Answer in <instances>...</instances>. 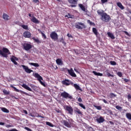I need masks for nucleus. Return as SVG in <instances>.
I'll return each instance as SVG.
<instances>
[{
	"mask_svg": "<svg viewBox=\"0 0 131 131\" xmlns=\"http://www.w3.org/2000/svg\"><path fill=\"white\" fill-rule=\"evenodd\" d=\"M33 76L36 78H37V80L40 82V83L41 84V85H43V86H45V87L46 86V83H45V82H43L41 81V80H42V77H41L40 75H39V74H38V73H35L34 75H33Z\"/></svg>",
	"mask_w": 131,
	"mask_h": 131,
	"instance_id": "20e7f679",
	"label": "nucleus"
},
{
	"mask_svg": "<svg viewBox=\"0 0 131 131\" xmlns=\"http://www.w3.org/2000/svg\"><path fill=\"white\" fill-rule=\"evenodd\" d=\"M72 122H73V120H72V119H68L67 121L62 120V123H63V125L69 128H70L71 126H72Z\"/></svg>",
	"mask_w": 131,
	"mask_h": 131,
	"instance_id": "7ed1b4c3",
	"label": "nucleus"
},
{
	"mask_svg": "<svg viewBox=\"0 0 131 131\" xmlns=\"http://www.w3.org/2000/svg\"><path fill=\"white\" fill-rule=\"evenodd\" d=\"M69 4L71 5H77V3L78 2V0H68Z\"/></svg>",
	"mask_w": 131,
	"mask_h": 131,
	"instance_id": "412c9836",
	"label": "nucleus"
},
{
	"mask_svg": "<svg viewBox=\"0 0 131 131\" xmlns=\"http://www.w3.org/2000/svg\"><path fill=\"white\" fill-rule=\"evenodd\" d=\"M107 35L108 37H111L112 39H114L115 38L114 35H113V34H112L111 32H107Z\"/></svg>",
	"mask_w": 131,
	"mask_h": 131,
	"instance_id": "393cba45",
	"label": "nucleus"
},
{
	"mask_svg": "<svg viewBox=\"0 0 131 131\" xmlns=\"http://www.w3.org/2000/svg\"><path fill=\"white\" fill-rule=\"evenodd\" d=\"M31 21L33 22V23H35V24H39V20L36 18L34 16H32V18L31 19Z\"/></svg>",
	"mask_w": 131,
	"mask_h": 131,
	"instance_id": "4468645a",
	"label": "nucleus"
},
{
	"mask_svg": "<svg viewBox=\"0 0 131 131\" xmlns=\"http://www.w3.org/2000/svg\"><path fill=\"white\" fill-rule=\"evenodd\" d=\"M3 18L6 21H9V20H10V16L5 13L3 14Z\"/></svg>",
	"mask_w": 131,
	"mask_h": 131,
	"instance_id": "a211bd4d",
	"label": "nucleus"
},
{
	"mask_svg": "<svg viewBox=\"0 0 131 131\" xmlns=\"http://www.w3.org/2000/svg\"><path fill=\"white\" fill-rule=\"evenodd\" d=\"M11 88H12L15 91V92H17V93H19L20 90L16 88V87L14 86L13 85H10Z\"/></svg>",
	"mask_w": 131,
	"mask_h": 131,
	"instance_id": "473e14b6",
	"label": "nucleus"
},
{
	"mask_svg": "<svg viewBox=\"0 0 131 131\" xmlns=\"http://www.w3.org/2000/svg\"><path fill=\"white\" fill-rule=\"evenodd\" d=\"M24 36L26 38H30L31 37V33L28 31H26L24 33Z\"/></svg>",
	"mask_w": 131,
	"mask_h": 131,
	"instance_id": "ddd939ff",
	"label": "nucleus"
},
{
	"mask_svg": "<svg viewBox=\"0 0 131 131\" xmlns=\"http://www.w3.org/2000/svg\"><path fill=\"white\" fill-rule=\"evenodd\" d=\"M74 71H75L76 72H77V69H74Z\"/></svg>",
	"mask_w": 131,
	"mask_h": 131,
	"instance_id": "774afa93",
	"label": "nucleus"
},
{
	"mask_svg": "<svg viewBox=\"0 0 131 131\" xmlns=\"http://www.w3.org/2000/svg\"><path fill=\"white\" fill-rule=\"evenodd\" d=\"M65 17H68V18H71L72 19V18H73L74 16L73 15H70V13H69L68 15H66Z\"/></svg>",
	"mask_w": 131,
	"mask_h": 131,
	"instance_id": "a18cd8bd",
	"label": "nucleus"
},
{
	"mask_svg": "<svg viewBox=\"0 0 131 131\" xmlns=\"http://www.w3.org/2000/svg\"><path fill=\"white\" fill-rule=\"evenodd\" d=\"M40 33H41L42 36L43 37H44V39H47V36L46 35V34H45V33H42L41 31H40Z\"/></svg>",
	"mask_w": 131,
	"mask_h": 131,
	"instance_id": "79ce46f5",
	"label": "nucleus"
},
{
	"mask_svg": "<svg viewBox=\"0 0 131 131\" xmlns=\"http://www.w3.org/2000/svg\"><path fill=\"white\" fill-rule=\"evenodd\" d=\"M38 117H41V118H45V117H42L40 115H38Z\"/></svg>",
	"mask_w": 131,
	"mask_h": 131,
	"instance_id": "69168bd1",
	"label": "nucleus"
},
{
	"mask_svg": "<svg viewBox=\"0 0 131 131\" xmlns=\"http://www.w3.org/2000/svg\"><path fill=\"white\" fill-rule=\"evenodd\" d=\"M0 125H5V123L0 122Z\"/></svg>",
	"mask_w": 131,
	"mask_h": 131,
	"instance_id": "680f3d73",
	"label": "nucleus"
},
{
	"mask_svg": "<svg viewBox=\"0 0 131 131\" xmlns=\"http://www.w3.org/2000/svg\"><path fill=\"white\" fill-rule=\"evenodd\" d=\"M98 15L101 16V19L103 22H109L111 20L110 15H108L106 12H104L103 10H98L97 11Z\"/></svg>",
	"mask_w": 131,
	"mask_h": 131,
	"instance_id": "f257e3e1",
	"label": "nucleus"
},
{
	"mask_svg": "<svg viewBox=\"0 0 131 131\" xmlns=\"http://www.w3.org/2000/svg\"><path fill=\"white\" fill-rule=\"evenodd\" d=\"M126 117L128 119V120H131V114L129 113H127L126 114Z\"/></svg>",
	"mask_w": 131,
	"mask_h": 131,
	"instance_id": "2f4dec72",
	"label": "nucleus"
},
{
	"mask_svg": "<svg viewBox=\"0 0 131 131\" xmlns=\"http://www.w3.org/2000/svg\"><path fill=\"white\" fill-rule=\"evenodd\" d=\"M61 97L64 98V99H70V100L73 99V97L68 93L63 92L60 94Z\"/></svg>",
	"mask_w": 131,
	"mask_h": 131,
	"instance_id": "0eeeda50",
	"label": "nucleus"
},
{
	"mask_svg": "<svg viewBox=\"0 0 131 131\" xmlns=\"http://www.w3.org/2000/svg\"><path fill=\"white\" fill-rule=\"evenodd\" d=\"M60 42H62V43L64 45V46H66L67 45L66 42H65V41L64 40V38H63V37L61 38V39H60Z\"/></svg>",
	"mask_w": 131,
	"mask_h": 131,
	"instance_id": "72a5a7b5",
	"label": "nucleus"
},
{
	"mask_svg": "<svg viewBox=\"0 0 131 131\" xmlns=\"http://www.w3.org/2000/svg\"><path fill=\"white\" fill-rule=\"evenodd\" d=\"M78 102H79L80 103H81V102H82V99H81V97H79V98L78 99Z\"/></svg>",
	"mask_w": 131,
	"mask_h": 131,
	"instance_id": "6e6d98bb",
	"label": "nucleus"
},
{
	"mask_svg": "<svg viewBox=\"0 0 131 131\" xmlns=\"http://www.w3.org/2000/svg\"><path fill=\"white\" fill-rule=\"evenodd\" d=\"M62 83L64 85H70V80L66 79L62 81Z\"/></svg>",
	"mask_w": 131,
	"mask_h": 131,
	"instance_id": "dca6fc26",
	"label": "nucleus"
},
{
	"mask_svg": "<svg viewBox=\"0 0 131 131\" xmlns=\"http://www.w3.org/2000/svg\"><path fill=\"white\" fill-rule=\"evenodd\" d=\"M101 101H103V102L105 103V104H109V103L105 99H101Z\"/></svg>",
	"mask_w": 131,
	"mask_h": 131,
	"instance_id": "8fccbe9b",
	"label": "nucleus"
},
{
	"mask_svg": "<svg viewBox=\"0 0 131 131\" xmlns=\"http://www.w3.org/2000/svg\"><path fill=\"white\" fill-rule=\"evenodd\" d=\"M94 107L97 109V110H102V106L94 105Z\"/></svg>",
	"mask_w": 131,
	"mask_h": 131,
	"instance_id": "f704fd0d",
	"label": "nucleus"
},
{
	"mask_svg": "<svg viewBox=\"0 0 131 131\" xmlns=\"http://www.w3.org/2000/svg\"><path fill=\"white\" fill-rule=\"evenodd\" d=\"M108 70H106L104 72L105 75H106V76H107V77H114V75L110 74V73H108Z\"/></svg>",
	"mask_w": 131,
	"mask_h": 131,
	"instance_id": "6ab92c4d",
	"label": "nucleus"
},
{
	"mask_svg": "<svg viewBox=\"0 0 131 131\" xmlns=\"http://www.w3.org/2000/svg\"><path fill=\"white\" fill-rule=\"evenodd\" d=\"M123 79H124V81H125V82H128V81H129V80L128 79L123 78Z\"/></svg>",
	"mask_w": 131,
	"mask_h": 131,
	"instance_id": "864d4df0",
	"label": "nucleus"
},
{
	"mask_svg": "<svg viewBox=\"0 0 131 131\" xmlns=\"http://www.w3.org/2000/svg\"><path fill=\"white\" fill-rule=\"evenodd\" d=\"M75 27L77 29H83L85 28V25L81 22H77L75 24Z\"/></svg>",
	"mask_w": 131,
	"mask_h": 131,
	"instance_id": "39448f33",
	"label": "nucleus"
},
{
	"mask_svg": "<svg viewBox=\"0 0 131 131\" xmlns=\"http://www.w3.org/2000/svg\"><path fill=\"white\" fill-rule=\"evenodd\" d=\"M23 47L24 48V50H25V51H29V50H31V49H32V46L28 43H24L23 45Z\"/></svg>",
	"mask_w": 131,
	"mask_h": 131,
	"instance_id": "1a4fd4ad",
	"label": "nucleus"
},
{
	"mask_svg": "<svg viewBox=\"0 0 131 131\" xmlns=\"http://www.w3.org/2000/svg\"><path fill=\"white\" fill-rule=\"evenodd\" d=\"M87 22H88V23H89V24H90V25H93V26H95L96 25L95 24V23L92 22V21H91V20H90V19L88 20H87Z\"/></svg>",
	"mask_w": 131,
	"mask_h": 131,
	"instance_id": "58836bf2",
	"label": "nucleus"
},
{
	"mask_svg": "<svg viewBox=\"0 0 131 131\" xmlns=\"http://www.w3.org/2000/svg\"><path fill=\"white\" fill-rule=\"evenodd\" d=\"M116 97V95L114 94L113 93H111L110 94V97L111 99H112V98H115Z\"/></svg>",
	"mask_w": 131,
	"mask_h": 131,
	"instance_id": "c9c22d12",
	"label": "nucleus"
},
{
	"mask_svg": "<svg viewBox=\"0 0 131 131\" xmlns=\"http://www.w3.org/2000/svg\"><path fill=\"white\" fill-rule=\"evenodd\" d=\"M110 63L111 65H113L114 66L116 65V62H115L114 61H111Z\"/></svg>",
	"mask_w": 131,
	"mask_h": 131,
	"instance_id": "37998d69",
	"label": "nucleus"
},
{
	"mask_svg": "<svg viewBox=\"0 0 131 131\" xmlns=\"http://www.w3.org/2000/svg\"><path fill=\"white\" fill-rule=\"evenodd\" d=\"M93 73L95 75H97V76H103V74L101 73H98L95 71H93Z\"/></svg>",
	"mask_w": 131,
	"mask_h": 131,
	"instance_id": "cd10ccee",
	"label": "nucleus"
},
{
	"mask_svg": "<svg viewBox=\"0 0 131 131\" xmlns=\"http://www.w3.org/2000/svg\"><path fill=\"white\" fill-rule=\"evenodd\" d=\"M116 109H117L118 110H121V109H122V107L119 105H117L116 106Z\"/></svg>",
	"mask_w": 131,
	"mask_h": 131,
	"instance_id": "49530a36",
	"label": "nucleus"
},
{
	"mask_svg": "<svg viewBox=\"0 0 131 131\" xmlns=\"http://www.w3.org/2000/svg\"><path fill=\"white\" fill-rule=\"evenodd\" d=\"M29 64L31 66H34V67H39V64L37 63L30 62Z\"/></svg>",
	"mask_w": 131,
	"mask_h": 131,
	"instance_id": "bb28decb",
	"label": "nucleus"
},
{
	"mask_svg": "<svg viewBox=\"0 0 131 131\" xmlns=\"http://www.w3.org/2000/svg\"><path fill=\"white\" fill-rule=\"evenodd\" d=\"M21 27L22 28H23L24 29H25L26 30H28V26L27 25H21Z\"/></svg>",
	"mask_w": 131,
	"mask_h": 131,
	"instance_id": "4c0bfd02",
	"label": "nucleus"
},
{
	"mask_svg": "<svg viewBox=\"0 0 131 131\" xmlns=\"http://www.w3.org/2000/svg\"><path fill=\"white\" fill-rule=\"evenodd\" d=\"M11 97H12V98H14V99H18V98H17L15 97V96H11Z\"/></svg>",
	"mask_w": 131,
	"mask_h": 131,
	"instance_id": "0e129e2a",
	"label": "nucleus"
},
{
	"mask_svg": "<svg viewBox=\"0 0 131 131\" xmlns=\"http://www.w3.org/2000/svg\"><path fill=\"white\" fill-rule=\"evenodd\" d=\"M101 2L102 4H105V3H108V0H101Z\"/></svg>",
	"mask_w": 131,
	"mask_h": 131,
	"instance_id": "09e8293b",
	"label": "nucleus"
},
{
	"mask_svg": "<svg viewBox=\"0 0 131 131\" xmlns=\"http://www.w3.org/2000/svg\"><path fill=\"white\" fill-rule=\"evenodd\" d=\"M10 60L12 63H14V65H18V62L16 61H18L19 59L16 57V56H12V57L10 58Z\"/></svg>",
	"mask_w": 131,
	"mask_h": 131,
	"instance_id": "f8f14e48",
	"label": "nucleus"
},
{
	"mask_svg": "<svg viewBox=\"0 0 131 131\" xmlns=\"http://www.w3.org/2000/svg\"><path fill=\"white\" fill-rule=\"evenodd\" d=\"M123 32H124L125 34H126V35H127L128 36L129 35V34H128V32H127L126 31H123Z\"/></svg>",
	"mask_w": 131,
	"mask_h": 131,
	"instance_id": "13d9d810",
	"label": "nucleus"
},
{
	"mask_svg": "<svg viewBox=\"0 0 131 131\" xmlns=\"http://www.w3.org/2000/svg\"><path fill=\"white\" fill-rule=\"evenodd\" d=\"M32 39L34 40L35 42H37V43H41V41L39 40L38 38H35V37H33Z\"/></svg>",
	"mask_w": 131,
	"mask_h": 131,
	"instance_id": "a878e982",
	"label": "nucleus"
},
{
	"mask_svg": "<svg viewBox=\"0 0 131 131\" xmlns=\"http://www.w3.org/2000/svg\"><path fill=\"white\" fill-rule=\"evenodd\" d=\"M65 110L68 112L69 114L71 115H73V108L71 106L68 105H66L64 106Z\"/></svg>",
	"mask_w": 131,
	"mask_h": 131,
	"instance_id": "9d476101",
	"label": "nucleus"
},
{
	"mask_svg": "<svg viewBox=\"0 0 131 131\" xmlns=\"http://www.w3.org/2000/svg\"><path fill=\"white\" fill-rule=\"evenodd\" d=\"M24 113L26 114V115L28 114V112L26 110L23 111Z\"/></svg>",
	"mask_w": 131,
	"mask_h": 131,
	"instance_id": "052dcab7",
	"label": "nucleus"
},
{
	"mask_svg": "<svg viewBox=\"0 0 131 131\" xmlns=\"http://www.w3.org/2000/svg\"><path fill=\"white\" fill-rule=\"evenodd\" d=\"M56 62L57 65H59L60 66H62V65H63V61H62V59L60 58L57 59Z\"/></svg>",
	"mask_w": 131,
	"mask_h": 131,
	"instance_id": "aec40b11",
	"label": "nucleus"
},
{
	"mask_svg": "<svg viewBox=\"0 0 131 131\" xmlns=\"http://www.w3.org/2000/svg\"><path fill=\"white\" fill-rule=\"evenodd\" d=\"M11 55V52L8 48H3L2 50H0V56H2L4 58H8V55Z\"/></svg>",
	"mask_w": 131,
	"mask_h": 131,
	"instance_id": "f03ea898",
	"label": "nucleus"
},
{
	"mask_svg": "<svg viewBox=\"0 0 131 131\" xmlns=\"http://www.w3.org/2000/svg\"><path fill=\"white\" fill-rule=\"evenodd\" d=\"M117 74L119 77H122V73L121 72H118Z\"/></svg>",
	"mask_w": 131,
	"mask_h": 131,
	"instance_id": "c03bdc74",
	"label": "nucleus"
},
{
	"mask_svg": "<svg viewBox=\"0 0 131 131\" xmlns=\"http://www.w3.org/2000/svg\"><path fill=\"white\" fill-rule=\"evenodd\" d=\"M117 6L121 9V10H124V7L122 5V4L120 2L117 3Z\"/></svg>",
	"mask_w": 131,
	"mask_h": 131,
	"instance_id": "4be33fe9",
	"label": "nucleus"
},
{
	"mask_svg": "<svg viewBox=\"0 0 131 131\" xmlns=\"http://www.w3.org/2000/svg\"><path fill=\"white\" fill-rule=\"evenodd\" d=\"M92 31L93 32V33H94V34H95V35H98V30H97V29L96 28H93L92 29Z\"/></svg>",
	"mask_w": 131,
	"mask_h": 131,
	"instance_id": "c756f323",
	"label": "nucleus"
},
{
	"mask_svg": "<svg viewBox=\"0 0 131 131\" xmlns=\"http://www.w3.org/2000/svg\"><path fill=\"white\" fill-rule=\"evenodd\" d=\"M29 17H31L32 18V16H31V13L29 14Z\"/></svg>",
	"mask_w": 131,
	"mask_h": 131,
	"instance_id": "338daca9",
	"label": "nucleus"
},
{
	"mask_svg": "<svg viewBox=\"0 0 131 131\" xmlns=\"http://www.w3.org/2000/svg\"><path fill=\"white\" fill-rule=\"evenodd\" d=\"M50 37L51 39L56 41V40H58V34H57L56 32L53 31L50 33Z\"/></svg>",
	"mask_w": 131,
	"mask_h": 131,
	"instance_id": "423d86ee",
	"label": "nucleus"
},
{
	"mask_svg": "<svg viewBox=\"0 0 131 131\" xmlns=\"http://www.w3.org/2000/svg\"><path fill=\"white\" fill-rule=\"evenodd\" d=\"M88 131H95V130H94V128L92 127H90L88 129Z\"/></svg>",
	"mask_w": 131,
	"mask_h": 131,
	"instance_id": "4d7b16f0",
	"label": "nucleus"
},
{
	"mask_svg": "<svg viewBox=\"0 0 131 131\" xmlns=\"http://www.w3.org/2000/svg\"><path fill=\"white\" fill-rule=\"evenodd\" d=\"M79 105L80 106V107H81V108H82L84 110H85L86 108H85V106H84V105H83V104H82V103H79Z\"/></svg>",
	"mask_w": 131,
	"mask_h": 131,
	"instance_id": "ea45409f",
	"label": "nucleus"
},
{
	"mask_svg": "<svg viewBox=\"0 0 131 131\" xmlns=\"http://www.w3.org/2000/svg\"><path fill=\"white\" fill-rule=\"evenodd\" d=\"M76 5H77V4H72L70 5V7L71 8H75V7H76Z\"/></svg>",
	"mask_w": 131,
	"mask_h": 131,
	"instance_id": "603ef678",
	"label": "nucleus"
},
{
	"mask_svg": "<svg viewBox=\"0 0 131 131\" xmlns=\"http://www.w3.org/2000/svg\"><path fill=\"white\" fill-rule=\"evenodd\" d=\"M29 85L31 88H32V89H34V88H35V85L33 84H30Z\"/></svg>",
	"mask_w": 131,
	"mask_h": 131,
	"instance_id": "5fc2aeb1",
	"label": "nucleus"
},
{
	"mask_svg": "<svg viewBox=\"0 0 131 131\" xmlns=\"http://www.w3.org/2000/svg\"><path fill=\"white\" fill-rule=\"evenodd\" d=\"M73 86L75 88V89H76L77 90H79V91H82V90L81 89V88H80V86H79V85H78L77 84H74Z\"/></svg>",
	"mask_w": 131,
	"mask_h": 131,
	"instance_id": "b1692460",
	"label": "nucleus"
},
{
	"mask_svg": "<svg viewBox=\"0 0 131 131\" xmlns=\"http://www.w3.org/2000/svg\"><path fill=\"white\" fill-rule=\"evenodd\" d=\"M78 6L83 12H85V7L84 6H83L82 4H78Z\"/></svg>",
	"mask_w": 131,
	"mask_h": 131,
	"instance_id": "c85d7f7f",
	"label": "nucleus"
},
{
	"mask_svg": "<svg viewBox=\"0 0 131 131\" xmlns=\"http://www.w3.org/2000/svg\"><path fill=\"white\" fill-rule=\"evenodd\" d=\"M2 111L4 112L5 113H9L10 112V111L9 110L7 109L5 107H2L1 108Z\"/></svg>",
	"mask_w": 131,
	"mask_h": 131,
	"instance_id": "7c9ffc66",
	"label": "nucleus"
},
{
	"mask_svg": "<svg viewBox=\"0 0 131 131\" xmlns=\"http://www.w3.org/2000/svg\"><path fill=\"white\" fill-rule=\"evenodd\" d=\"M33 2L35 3V4H37V3H39V1L38 0H33Z\"/></svg>",
	"mask_w": 131,
	"mask_h": 131,
	"instance_id": "bf43d9fd",
	"label": "nucleus"
},
{
	"mask_svg": "<svg viewBox=\"0 0 131 131\" xmlns=\"http://www.w3.org/2000/svg\"><path fill=\"white\" fill-rule=\"evenodd\" d=\"M67 37H71V38H73V36L69 33L67 34Z\"/></svg>",
	"mask_w": 131,
	"mask_h": 131,
	"instance_id": "3c124183",
	"label": "nucleus"
},
{
	"mask_svg": "<svg viewBox=\"0 0 131 131\" xmlns=\"http://www.w3.org/2000/svg\"><path fill=\"white\" fill-rule=\"evenodd\" d=\"M46 124L47 125H49V126H50L51 127H54V124H52V123L50 122H47Z\"/></svg>",
	"mask_w": 131,
	"mask_h": 131,
	"instance_id": "e433bc0d",
	"label": "nucleus"
},
{
	"mask_svg": "<svg viewBox=\"0 0 131 131\" xmlns=\"http://www.w3.org/2000/svg\"><path fill=\"white\" fill-rule=\"evenodd\" d=\"M64 70H66V71H68L69 74H70V75H71V76H72V77H76V74H75V73H74V71H73V69L72 68H71L70 70L66 68L64 69Z\"/></svg>",
	"mask_w": 131,
	"mask_h": 131,
	"instance_id": "6e6552de",
	"label": "nucleus"
},
{
	"mask_svg": "<svg viewBox=\"0 0 131 131\" xmlns=\"http://www.w3.org/2000/svg\"><path fill=\"white\" fill-rule=\"evenodd\" d=\"M110 123L112 125H114V122H113V121H110Z\"/></svg>",
	"mask_w": 131,
	"mask_h": 131,
	"instance_id": "e2e57ef3",
	"label": "nucleus"
},
{
	"mask_svg": "<svg viewBox=\"0 0 131 131\" xmlns=\"http://www.w3.org/2000/svg\"><path fill=\"white\" fill-rule=\"evenodd\" d=\"M96 121L98 123H102L105 121V119L103 117H100L99 118L96 119Z\"/></svg>",
	"mask_w": 131,
	"mask_h": 131,
	"instance_id": "f3484780",
	"label": "nucleus"
},
{
	"mask_svg": "<svg viewBox=\"0 0 131 131\" xmlns=\"http://www.w3.org/2000/svg\"><path fill=\"white\" fill-rule=\"evenodd\" d=\"M3 92L4 95H10V92L7 91V90H4Z\"/></svg>",
	"mask_w": 131,
	"mask_h": 131,
	"instance_id": "a19ab883",
	"label": "nucleus"
},
{
	"mask_svg": "<svg viewBox=\"0 0 131 131\" xmlns=\"http://www.w3.org/2000/svg\"><path fill=\"white\" fill-rule=\"evenodd\" d=\"M74 112L77 113L78 114H79L80 115H82V113L80 111V110L78 109V108L77 107L75 108Z\"/></svg>",
	"mask_w": 131,
	"mask_h": 131,
	"instance_id": "5701e85b",
	"label": "nucleus"
},
{
	"mask_svg": "<svg viewBox=\"0 0 131 131\" xmlns=\"http://www.w3.org/2000/svg\"><path fill=\"white\" fill-rule=\"evenodd\" d=\"M21 67H23V69L25 70L26 73L30 74L31 72H33V71L32 70H31L28 68V67L26 66L21 65Z\"/></svg>",
	"mask_w": 131,
	"mask_h": 131,
	"instance_id": "9b49d317",
	"label": "nucleus"
},
{
	"mask_svg": "<svg viewBox=\"0 0 131 131\" xmlns=\"http://www.w3.org/2000/svg\"><path fill=\"white\" fill-rule=\"evenodd\" d=\"M22 88H24V89H25V90H27V91H29V92H32V89L30 88L29 86H28L26 84H23L21 85Z\"/></svg>",
	"mask_w": 131,
	"mask_h": 131,
	"instance_id": "2eb2a0df",
	"label": "nucleus"
},
{
	"mask_svg": "<svg viewBox=\"0 0 131 131\" xmlns=\"http://www.w3.org/2000/svg\"><path fill=\"white\" fill-rule=\"evenodd\" d=\"M20 92L21 94H24V95H26V96H29V94H28V93H27L24 91H20Z\"/></svg>",
	"mask_w": 131,
	"mask_h": 131,
	"instance_id": "de8ad7c7",
	"label": "nucleus"
}]
</instances>
